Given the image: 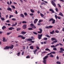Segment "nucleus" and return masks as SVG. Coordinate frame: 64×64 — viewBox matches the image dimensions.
<instances>
[{
  "instance_id": "8",
  "label": "nucleus",
  "mask_w": 64,
  "mask_h": 64,
  "mask_svg": "<svg viewBox=\"0 0 64 64\" xmlns=\"http://www.w3.org/2000/svg\"><path fill=\"white\" fill-rule=\"evenodd\" d=\"M10 46H9V48H10V49H13V47H14V46L13 45L11 44Z\"/></svg>"
},
{
  "instance_id": "61",
  "label": "nucleus",
  "mask_w": 64,
  "mask_h": 64,
  "mask_svg": "<svg viewBox=\"0 0 64 64\" xmlns=\"http://www.w3.org/2000/svg\"><path fill=\"white\" fill-rule=\"evenodd\" d=\"M44 4H45L44 3V2H42V3L41 4V5H43Z\"/></svg>"
},
{
  "instance_id": "63",
  "label": "nucleus",
  "mask_w": 64,
  "mask_h": 64,
  "mask_svg": "<svg viewBox=\"0 0 64 64\" xmlns=\"http://www.w3.org/2000/svg\"><path fill=\"white\" fill-rule=\"evenodd\" d=\"M12 27H13V26H16L15 25V24H14L12 25Z\"/></svg>"
},
{
  "instance_id": "7",
  "label": "nucleus",
  "mask_w": 64,
  "mask_h": 64,
  "mask_svg": "<svg viewBox=\"0 0 64 64\" xmlns=\"http://www.w3.org/2000/svg\"><path fill=\"white\" fill-rule=\"evenodd\" d=\"M39 30H40V31H38V33L39 34H41V33H42V29L41 28H40L39 29Z\"/></svg>"
},
{
  "instance_id": "9",
  "label": "nucleus",
  "mask_w": 64,
  "mask_h": 64,
  "mask_svg": "<svg viewBox=\"0 0 64 64\" xmlns=\"http://www.w3.org/2000/svg\"><path fill=\"white\" fill-rule=\"evenodd\" d=\"M38 19H35L34 21V24H36V23H37V22L38 21Z\"/></svg>"
},
{
  "instance_id": "3",
  "label": "nucleus",
  "mask_w": 64,
  "mask_h": 64,
  "mask_svg": "<svg viewBox=\"0 0 64 64\" xmlns=\"http://www.w3.org/2000/svg\"><path fill=\"white\" fill-rule=\"evenodd\" d=\"M26 40L28 41V42H30V43H31V42L32 43H34V41H32V39L31 38H28Z\"/></svg>"
},
{
  "instance_id": "34",
  "label": "nucleus",
  "mask_w": 64,
  "mask_h": 64,
  "mask_svg": "<svg viewBox=\"0 0 64 64\" xmlns=\"http://www.w3.org/2000/svg\"><path fill=\"white\" fill-rule=\"evenodd\" d=\"M30 11L32 13H34V10H30Z\"/></svg>"
},
{
  "instance_id": "12",
  "label": "nucleus",
  "mask_w": 64,
  "mask_h": 64,
  "mask_svg": "<svg viewBox=\"0 0 64 64\" xmlns=\"http://www.w3.org/2000/svg\"><path fill=\"white\" fill-rule=\"evenodd\" d=\"M59 15L62 17H63V14L61 12H60Z\"/></svg>"
},
{
  "instance_id": "40",
  "label": "nucleus",
  "mask_w": 64,
  "mask_h": 64,
  "mask_svg": "<svg viewBox=\"0 0 64 64\" xmlns=\"http://www.w3.org/2000/svg\"><path fill=\"white\" fill-rule=\"evenodd\" d=\"M13 17V16L12 15H10V16L9 18L10 19L11 18V17Z\"/></svg>"
},
{
  "instance_id": "56",
  "label": "nucleus",
  "mask_w": 64,
  "mask_h": 64,
  "mask_svg": "<svg viewBox=\"0 0 64 64\" xmlns=\"http://www.w3.org/2000/svg\"><path fill=\"white\" fill-rule=\"evenodd\" d=\"M59 53H63V51L60 50L59 51Z\"/></svg>"
},
{
  "instance_id": "29",
  "label": "nucleus",
  "mask_w": 64,
  "mask_h": 64,
  "mask_svg": "<svg viewBox=\"0 0 64 64\" xmlns=\"http://www.w3.org/2000/svg\"><path fill=\"white\" fill-rule=\"evenodd\" d=\"M46 51H50V50L48 48H46Z\"/></svg>"
},
{
  "instance_id": "37",
  "label": "nucleus",
  "mask_w": 64,
  "mask_h": 64,
  "mask_svg": "<svg viewBox=\"0 0 64 64\" xmlns=\"http://www.w3.org/2000/svg\"><path fill=\"white\" fill-rule=\"evenodd\" d=\"M12 7V9H15V7L14 6H11Z\"/></svg>"
},
{
  "instance_id": "50",
  "label": "nucleus",
  "mask_w": 64,
  "mask_h": 64,
  "mask_svg": "<svg viewBox=\"0 0 64 64\" xmlns=\"http://www.w3.org/2000/svg\"><path fill=\"white\" fill-rule=\"evenodd\" d=\"M26 58H30V56H28L26 57Z\"/></svg>"
},
{
  "instance_id": "5",
  "label": "nucleus",
  "mask_w": 64,
  "mask_h": 64,
  "mask_svg": "<svg viewBox=\"0 0 64 64\" xmlns=\"http://www.w3.org/2000/svg\"><path fill=\"white\" fill-rule=\"evenodd\" d=\"M42 34H38V39L40 40L41 39H42Z\"/></svg>"
},
{
  "instance_id": "33",
  "label": "nucleus",
  "mask_w": 64,
  "mask_h": 64,
  "mask_svg": "<svg viewBox=\"0 0 64 64\" xmlns=\"http://www.w3.org/2000/svg\"><path fill=\"white\" fill-rule=\"evenodd\" d=\"M21 39H23V40H24L25 39V37H24V36H22V37L21 38Z\"/></svg>"
},
{
  "instance_id": "24",
  "label": "nucleus",
  "mask_w": 64,
  "mask_h": 64,
  "mask_svg": "<svg viewBox=\"0 0 64 64\" xmlns=\"http://www.w3.org/2000/svg\"><path fill=\"white\" fill-rule=\"evenodd\" d=\"M30 27H32L33 26H34V24H30Z\"/></svg>"
},
{
  "instance_id": "36",
  "label": "nucleus",
  "mask_w": 64,
  "mask_h": 64,
  "mask_svg": "<svg viewBox=\"0 0 64 64\" xmlns=\"http://www.w3.org/2000/svg\"><path fill=\"white\" fill-rule=\"evenodd\" d=\"M28 30H33V28H28Z\"/></svg>"
},
{
  "instance_id": "28",
  "label": "nucleus",
  "mask_w": 64,
  "mask_h": 64,
  "mask_svg": "<svg viewBox=\"0 0 64 64\" xmlns=\"http://www.w3.org/2000/svg\"><path fill=\"white\" fill-rule=\"evenodd\" d=\"M23 36L20 35L18 36V37H19V38H21L22 37H23Z\"/></svg>"
},
{
  "instance_id": "15",
  "label": "nucleus",
  "mask_w": 64,
  "mask_h": 64,
  "mask_svg": "<svg viewBox=\"0 0 64 64\" xmlns=\"http://www.w3.org/2000/svg\"><path fill=\"white\" fill-rule=\"evenodd\" d=\"M26 33V32H24V31H22L21 32V34H22V35H24Z\"/></svg>"
},
{
  "instance_id": "60",
  "label": "nucleus",
  "mask_w": 64,
  "mask_h": 64,
  "mask_svg": "<svg viewBox=\"0 0 64 64\" xmlns=\"http://www.w3.org/2000/svg\"><path fill=\"white\" fill-rule=\"evenodd\" d=\"M59 45V44H58L55 46V47H57V46H58Z\"/></svg>"
},
{
  "instance_id": "44",
  "label": "nucleus",
  "mask_w": 64,
  "mask_h": 64,
  "mask_svg": "<svg viewBox=\"0 0 64 64\" xmlns=\"http://www.w3.org/2000/svg\"><path fill=\"white\" fill-rule=\"evenodd\" d=\"M53 28V26H49V28Z\"/></svg>"
},
{
  "instance_id": "55",
  "label": "nucleus",
  "mask_w": 64,
  "mask_h": 64,
  "mask_svg": "<svg viewBox=\"0 0 64 64\" xmlns=\"http://www.w3.org/2000/svg\"><path fill=\"white\" fill-rule=\"evenodd\" d=\"M46 36V37H48V38H50V36H49L48 35H47Z\"/></svg>"
},
{
  "instance_id": "58",
  "label": "nucleus",
  "mask_w": 64,
  "mask_h": 64,
  "mask_svg": "<svg viewBox=\"0 0 64 64\" xmlns=\"http://www.w3.org/2000/svg\"><path fill=\"white\" fill-rule=\"evenodd\" d=\"M51 47H52V48H54V47H55V46L54 45H53L52 46H51Z\"/></svg>"
},
{
  "instance_id": "59",
  "label": "nucleus",
  "mask_w": 64,
  "mask_h": 64,
  "mask_svg": "<svg viewBox=\"0 0 64 64\" xmlns=\"http://www.w3.org/2000/svg\"><path fill=\"white\" fill-rule=\"evenodd\" d=\"M24 52H22V55H24Z\"/></svg>"
},
{
  "instance_id": "54",
  "label": "nucleus",
  "mask_w": 64,
  "mask_h": 64,
  "mask_svg": "<svg viewBox=\"0 0 64 64\" xmlns=\"http://www.w3.org/2000/svg\"><path fill=\"white\" fill-rule=\"evenodd\" d=\"M38 50L37 49H36L34 51V52H36Z\"/></svg>"
},
{
  "instance_id": "57",
  "label": "nucleus",
  "mask_w": 64,
  "mask_h": 64,
  "mask_svg": "<svg viewBox=\"0 0 64 64\" xmlns=\"http://www.w3.org/2000/svg\"><path fill=\"white\" fill-rule=\"evenodd\" d=\"M30 16H33V15L34 14H33V13H31V14H30Z\"/></svg>"
},
{
  "instance_id": "46",
  "label": "nucleus",
  "mask_w": 64,
  "mask_h": 64,
  "mask_svg": "<svg viewBox=\"0 0 64 64\" xmlns=\"http://www.w3.org/2000/svg\"><path fill=\"white\" fill-rule=\"evenodd\" d=\"M24 14L25 16H27V15H28V14H27L26 12H24Z\"/></svg>"
},
{
  "instance_id": "41",
  "label": "nucleus",
  "mask_w": 64,
  "mask_h": 64,
  "mask_svg": "<svg viewBox=\"0 0 64 64\" xmlns=\"http://www.w3.org/2000/svg\"><path fill=\"white\" fill-rule=\"evenodd\" d=\"M33 34H35V35H37L38 34L35 32H33Z\"/></svg>"
},
{
  "instance_id": "39",
  "label": "nucleus",
  "mask_w": 64,
  "mask_h": 64,
  "mask_svg": "<svg viewBox=\"0 0 64 64\" xmlns=\"http://www.w3.org/2000/svg\"><path fill=\"white\" fill-rule=\"evenodd\" d=\"M55 17L56 19H57V18H58V16H57V15H55Z\"/></svg>"
},
{
  "instance_id": "21",
  "label": "nucleus",
  "mask_w": 64,
  "mask_h": 64,
  "mask_svg": "<svg viewBox=\"0 0 64 64\" xmlns=\"http://www.w3.org/2000/svg\"><path fill=\"white\" fill-rule=\"evenodd\" d=\"M6 28V26H3L2 27V29L3 30H4V29H5V28Z\"/></svg>"
},
{
  "instance_id": "45",
  "label": "nucleus",
  "mask_w": 64,
  "mask_h": 64,
  "mask_svg": "<svg viewBox=\"0 0 64 64\" xmlns=\"http://www.w3.org/2000/svg\"><path fill=\"white\" fill-rule=\"evenodd\" d=\"M51 55L50 56V57H54V56L52 54H51Z\"/></svg>"
},
{
  "instance_id": "64",
  "label": "nucleus",
  "mask_w": 64,
  "mask_h": 64,
  "mask_svg": "<svg viewBox=\"0 0 64 64\" xmlns=\"http://www.w3.org/2000/svg\"><path fill=\"white\" fill-rule=\"evenodd\" d=\"M15 13H16V14H18V12H17V10H16Z\"/></svg>"
},
{
  "instance_id": "27",
  "label": "nucleus",
  "mask_w": 64,
  "mask_h": 64,
  "mask_svg": "<svg viewBox=\"0 0 64 64\" xmlns=\"http://www.w3.org/2000/svg\"><path fill=\"white\" fill-rule=\"evenodd\" d=\"M20 30H21V28H18L16 29L17 31H19Z\"/></svg>"
},
{
  "instance_id": "38",
  "label": "nucleus",
  "mask_w": 64,
  "mask_h": 64,
  "mask_svg": "<svg viewBox=\"0 0 64 64\" xmlns=\"http://www.w3.org/2000/svg\"><path fill=\"white\" fill-rule=\"evenodd\" d=\"M1 19L2 21H4V20H5V19L4 18H1Z\"/></svg>"
},
{
  "instance_id": "14",
  "label": "nucleus",
  "mask_w": 64,
  "mask_h": 64,
  "mask_svg": "<svg viewBox=\"0 0 64 64\" xmlns=\"http://www.w3.org/2000/svg\"><path fill=\"white\" fill-rule=\"evenodd\" d=\"M8 29L9 30H12L14 29V28H13V27H10V28H8Z\"/></svg>"
},
{
  "instance_id": "10",
  "label": "nucleus",
  "mask_w": 64,
  "mask_h": 64,
  "mask_svg": "<svg viewBox=\"0 0 64 64\" xmlns=\"http://www.w3.org/2000/svg\"><path fill=\"white\" fill-rule=\"evenodd\" d=\"M9 48V47L8 46H6V47L5 48H4V50H6V49H8Z\"/></svg>"
},
{
  "instance_id": "17",
  "label": "nucleus",
  "mask_w": 64,
  "mask_h": 64,
  "mask_svg": "<svg viewBox=\"0 0 64 64\" xmlns=\"http://www.w3.org/2000/svg\"><path fill=\"white\" fill-rule=\"evenodd\" d=\"M54 33L55 31H54V30H53L52 32H50V34H54Z\"/></svg>"
},
{
  "instance_id": "16",
  "label": "nucleus",
  "mask_w": 64,
  "mask_h": 64,
  "mask_svg": "<svg viewBox=\"0 0 64 64\" xmlns=\"http://www.w3.org/2000/svg\"><path fill=\"white\" fill-rule=\"evenodd\" d=\"M2 41L3 42H7V40H5V38H3Z\"/></svg>"
},
{
  "instance_id": "2",
  "label": "nucleus",
  "mask_w": 64,
  "mask_h": 64,
  "mask_svg": "<svg viewBox=\"0 0 64 64\" xmlns=\"http://www.w3.org/2000/svg\"><path fill=\"white\" fill-rule=\"evenodd\" d=\"M56 2V0H52L51 3L52 4V5L54 7H55L56 6V4L55 3Z\"/></svg>"
},
{
  "instance_id": "62",
  "label": "nucleus",
  "mask_w": 64,
  "mask_h": 64,
  "mask_svg": "<svg viewBox=\"0 0 64 64\" xmlns=\"http://www.w3.org/2000/svg\"><path fill=\"white\" fill-rule=\"evenodd\" d=\"M10 33H11V32H9L7 33V35H9Z\"/></svg>"
},
{
  "instance_id": "26",
  "label": "nucleus",
  "mask_w": 64,
  "mask_h": 64,
  "mask_svg": "<svg viewBox=\"0 0 64 64\" xmlns=\"http://www.w3.org/2000/svg\"><path fill=\"white\" fill-rule=\"evenodd\" d=\"M48 39V38H43V40H47Z\"/></svg>"
},
{
  "instance_id": "35",
  "label": "nucleus",
  "mask_w": 64,
  "mask_h": 64,
  "mask_svg": "<svg viewBox=\"0 0 64 64\" xmlns=\"http://www.w3.org/2000/svg\"><path fill=\"white\" fill-rule=\"evenodd\" d=\"M50 53H51V54H56V52H52Z\"/></svg>"
},
{
  "instance_id": "53",
  "label": "nucleus",
  "mask_w": 64,
  "mask_h": 64,
  "mask_svg": "<svg viewBox=\"0 0 64 64\" xmlns=\"http://www.w3.org/2000/svg\"><path fill=\"white\" fill-rule=\"evenodd\" d=\"M56 12H58V9L57 8H56Z\"/></svg>"
},
{
  "instance_id": "22",
  "label": "nucleus",
  "mask_w": 64,
  "mask_h": 64,
  "mask_svg": "<svg viewBox=\"0 0 64 64\" xmlns=\"http://www.w3.org/2000/svg\"><path fill=\"white\" fill-rule=\"evenodd\" d=\"M60 50L61 51H64V49L63 48H60Z\"/></svg>"
},
{
  "instance_id": "25",
  "label": "nucleus",
  "mask_w": 64,
  "mask_h": 64,
  "mask_svg": "<svg viewBox=\"0 0 64 64\" xmlns=\"http://www.w3.org/2000/svg\"><path fill=\"white\" fill-rule=\"evenodd\" d=\"M22 23L23 24H26V23H27V22H26L25 21H23L22 22Z\"/></svg>"
},
{
  "instance_id": "47",
  "label": "nucleus",
  "mask_w": 64,
  "mask_h": 64,
  "mask_svg": "<svg viewBox=\"0 0 64 64\" xmlns=\"http://www.w3.org/2000/svg\"><path fill=\"white\" fill-rule=\"evenodd\" d=\"M58 7H60V8H61V6H60V4H58Z\"/></svg>"
},
{
  "instance_id": "4",
  "label": "nucleus",
  "mask_w": 64,
  "mask_h": 64,
  "mask_svg": "<svg viewBox=\"0 0 64 64\" xmlns=\"http://www.w3.org/2000/svg\"><path fill=\"white\" fill-rule=\"evenodd\" d=\"M52 20L53 22H52V24H54L55 23V20L53 18H52L49 20V21H51Z\"/></svg>"
},
{
  "instance_id": "23",
  "label": "nucleus",
  "mask_w": 64,
  "mask_h": 64,
  "mask_svg": "<svg viewBox=\"0 0 64 64\" xmlns=\"http://www.w3.org/2000/svg\"><path fill=\"white\" fill-rule=\"evenodd\" d=\"M43 62L44 64H46V60H44L43 61Z\"/></svg>"
},
{
  "instance_id": "49",
  "label": "nucleus",
  "mask_w": 64,
  "mask_h": 64,
  "mask_svg": "<svg viewBox=\"0 0 64 64\" xmlns=\"http://www.w3.org/2000/svg\"><path fill=\"white\" fill-rule=\"evenodd\" d=\"M53 49L54 50H57V49L56 48H54Z\"/></svg>"
},
{
  "instance_id": "13",
  "label": "nucleus",
  "mask_w": 64,
  "mask_h": 64,
  "mask_svg": "<svg viewBox=\"0 0 64 64\" xmlns=\"http://www.w3.org/2000/svg\"><path fill=\"white\" fill-rule=\"evenodd\" d=\"M48 56H46L44 57V58H43V60H45L46 59H47L48 58Z\"/></svg>"
},
{
  "instance_id": "32",
  "label": "nucleus",
  "mask_w": 64,
  "mask_h": 64,
  "mask_svg": "<svg viewBox=\"0 0 64 64\" xmlns=\"http://www.w3.org/2000/svg\"><path fill=\"white\" fill-rule=\"evenodd\" d=\"M56 64H61V62H59V61H57L56 62Z\"/></svg>"
},
{
  "instance_id": "43",
  "label": "nucleus",
  "mask_w": 64,
  "mask_h": 64,
  "mask_svg": "<svg viewBox=\"0 0 64 64\" xmlns=\"http://www.w3.org/2000/svg\"><path fill=\"white\" fill-rule=\"evenodd\" d=\"M40 15L41 16H42V17H43L44 16V15L41 13H40Z\"/></svg>"
},
{
  "instance_id": "30",
  "label": "nucleus",
  "mask_w": 64,
  "mask_h": 64,
  "mask_svg": "<svg viewBox=\"0 0 64 64\" xmlns=\"http://www.w3.org/2000/svg\"><path fill=\"white\" fill-rule=\"evenodd\" d=\"M43 20H40L38 21V22H43Z\"/></svg>"
},
{
  "instance_id": "42",
  "label": "nucleus",
  "mask_w": 64,
  "mask_h": 64,
  "mask_svg": "<svg viewBox=\"0 0 64 64\" xmlns=\"http://www.w3.org/2000/svg\"><path fill=\"white\" fill-rule=\"evenodd\" d=\"M55 32H56V33H59V31L57 30H56L55 31Z\"/></svg>"
},
{
  "instance_id": "52",
  "label": "nucleus",
  "mask_w": 64,
  "mask_h": 64,
  "mask_svg": "<svg viewBox=\"0 0 64 64\" xmlns=\"http://www.w3.org/2000/svg\"><path fill=\"white\" fill-rule=\"evenodd\" d=\"M46 28H47V29H49V26H46L45 27Z\"/></svg>"
},
{
  "instance_id": "19",
  "label": "nucleus",
  "mask_w": 64,
  "mask_h": 64,
  "mask_svg": "<svg viewBox=\"0 0 64 64\" xmlns=\"http://www.w3.org/2000/svg\"><path fill=\"white\" fill-rule=\"evenodd\" d=\"M30 49H32V50H33L34 49V48H33V46H30Z\"/></svg>"
},
{
  "instance_id": "48",
  "label": "nucleus",
  "mask_w": 64,
  "mask_h": 64,
  "mask_svg": "<svg viewBox=\"0 0 64 64\" xmlns=\"http://www.w3.org/2000/svg\"><path fill=\"white\" fill-rule=\"evenodd\" d=\"M32 28H34V29H36V26H34L32 27Z\"/></svg>"
},
{
  "instance_id": "20",
  "label": "nucleus",
  "mask_w": 64,
  "mask_h": 64,
  "mask_svg": "<svg viewBox=\"0 0 64 64\" xmlns=\"http://www.w3.org/2000/svg\"><path fill=\"white\" fill-rule=\"evenodd\" d=\"M7 10L8 11H11L12 10V9L10 8H7Z\"/></svg>"
},
{
  "instance_id": "1",
  "label": "nucleus",
  "mask_w": 64,
  "mask_h": 64,
  "mask_svg": "<svg viewBox=\"0 0 64 64\" xmlns=\"http://www.w3.org/2000/svg\"><path fill=\"white\" fill-rule=\"evenodd\" d=\"M51 40L52 41H54L52 43V44H54V43H56L58 42V40H56V38H52Z\"/></svg>"
},
{
  "instance_id": "51",
  "label": "nucleus",
  "mask_w": 64,
  "mask_h": 64,
  "mask_svg": "<svg viewBox=\"0 0 64 64\" xmlns=\"http://www.w3.org/2000/svg\"><path fill=\"white\" fill-rule=\"evenodd\" d=\"M20 52H18L17 53V56H19V55H20Z\"/></svg>"
},
{
  "instance_id": "18",
  "label": "nucleus",
  "mask_w": 64,
  "mask_h": 64,
  "mask_svg": "<svg viewBox=\"0 0 64 64\" xmlns=\"http://www.w3.org/2000/svg\"><path fill=\"white\" fill-rule=\"evenodd\" d=\"M20 16L21 17H22V18H24V15L22 14H21L20 15Z\"/></svg>"
},
{
  "instance_id": "31",
  "label": "nucleus",
  "mask_w": 64,
  "mask_h": 64,
  "mask_svg": "<svg viewBox=\"0 0 64 64\" xmlns=\"http://www.w3.org/2000/svg\"><path fill=\"white\" fill-rule=\"evenodd\" d=\"M12 20L13 21H16V18H12Z\"/></svg>"
},
{
  "instance_id": "6",
  "label": "nucleus",
  "mask_w": 64,
  "mask_h": 64,
  "mask_svg": "<svg viewBox=\"0 0 64 64\" xmlns=\"http://www.w3.org/2000/svg\"><path fill=\"white\" fill-rule=\"evenodd\" d=\"M23 29H25L27 28V25L26 24H24L22 27Z\"/></svg>"
},
{
  "instance_id": "11",
  "label": "nucleus",
  "mask_w": 64,
  "mask_h": 64,
  "mask_svg": "<svg viewBox=\"0 0 64 64\" xmlns=\"http://www.w3.org/2000/svg\"><path fill=\"white\" fill-rule=\"evenodd\" d=\"M50 11H52V13H55V12L54 10H53L52 9H50Z\"/></svg>"
}]
</instances>
